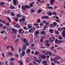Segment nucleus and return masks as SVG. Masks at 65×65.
Listing matches in <instances>:
<instances>
[{"label": "nucleus", "mask_w": 65, "mask_h": 65, "mask_svg": "<svg viewBox=\"0 0 65 65\" xmlns=\"http://www.w3.org/2000/svg\"><path fill=\"white\" fill-rule=\"evenodd\" d=\"M62 29L64 30H65V27H63ZM62 36L64 38H65V31L64 30H63L62 32Z\"/></svg>", "instance_id": "nucleus-1"}, {"label": "nucleus", "mask_w": 65, "mask_h": 65, "mask_svg": "<svg viewBox=\"0 0 65 65\" xmlns=\"http://www.w3.org/2000/svg\"><path fill=\"white\" fill-rule=\"evenodd\" d=\"M42 19H49V17L47 15H45L44 16H42L41 17Z\"/></svg>", "instance_id": "nucleus-2"}, {"label": "nucleus", "mask_w": 65, "mask_h": 65, "mask_svg": "<svg viewBox=\"0 0 65 65\" xmlns=\"http://www.w3.org/2000/svg\"><path fill=\"white\" fill-rule=\"evenodd\" d=\"M42 63L44 65H48L47 64V61L46 60H44L42 62Z\"/></svg>", "instance_id": "nucleus-3"}, {"label": "nucleus", "mask_w": 65, "mask_h": 65, "mask_svg": "<svg viewBox=\"0 0 65 65\" xmlns=\"http://www.w3.org/2000/svg\"><path fill=\"white\" fill-rule=\"evenodd\" d=\"M53 15H55V16L56 17L55 18L56 19H59V18L57 16V14L55 12H53Z\"/></svg>", "instance_id": "nucleus-4"}, {"label": "nucleus", "mask_w": 65, "mask_h": 65, "mask_svg": "<svg viewBox=\"0 0 65 65\" xmlns=\"http://www.w3.org/2000/svg\"><path fill=\"white\" fill-rule=\"evenodd\" d=\"M47 52H48L46 51H42V53H43V54H45V55H48V53H47Z\"/></svg>", "instance_id": "nucleus-5"}, {"label": "nucleus", "mask_w": 65, "mask_h": 65, "mask_svg": "<svg viewBox=\"0 0 65 65\" xmlns=\"http://www.w3.org/2000/svg\"><path fill=\"white\" fill-rule=\"evenodd\" d=\"M34 61L37 62H38V63H39V64H40V62H41V61H42V60H40L39 59H38L37 60L34 59Z\"/></svg>", "instance_id": "nucleus-6"}, {"label": "nucleus", "mask_w": 65, "mask_h": 65, "mask_svg": "<svg viewBox=\"0 0 65 65\" xmlns=\"http://www.w3.org/2000/svg\"><path fill=\"white\" fill-rule=\"evenodd\" d=\"M40 34V33L39 32V31H38V30H37L35 31V35L36 36H37V35H39Z\"/></svg>", "instance_id": "nucleus-7"}, {"label": "nucleus", "mask_w": 65, "mask_h": 65, "mask_svg": "<svg viewBox=\"0 0 65 65\" xmlns=\"http://www.w3.org/2000/svg\"><path fill=\"white\" fill-rule=\"evenodd\" d=\"M25 20V18H22L19 19V22H21V21H24Z\"/></svg>", "instance_id": "nucleus-8"}, {"label": "nucleus", "mask_w": 65, "mask_h": 65, "mask_svg": "<svg viewBox=\"0 0 65 65\" xmlns=\"http://www.w3.org/2000/svg\"><path fill=\"white\" fill-rule=\"evenodd\" d=\"M26 48L27 47H26V46H24L22 49V51H25L26 50Z\"/></svg>", "instance_id": "nucleus-9"}, {"label": "nucleus", "mask_w": 65, "mask_h": 65, "mask_svg": "<svg viewBox=\"0 0 65 65\" xmlns=\"http://www.w3.org/2000/svg\"><path fill=\"white\" fill-rule=\"evenodd\" d=\"M29 33H33L34 32V30L33 29L31 28L29 30Z\"/></svg>", "instance_id": "nucleus-10"}, {"label": "nucleus", "mask_w": 65, "mask_h": 65, "mask_svg": "<svg viewBox=\"0 0 65 65\" xmlns=\"http://www.w3.org/2000/svg\"><path fill=\"white\" fill-rule=\"evenodd\" d=\"M49 32L50 33L53 34L54 33V30L52 29H51L49 30Z\"/></svg>", "instance_id": "nucleus-11"}, {"label": "nucleus", "mask_w": 65, "mask_h": 65, "mask_svg": "<svg viewBox=\"0 0 65 65\" xmlns=\"http://www.w3.org/2000/svg\"><path fill=\"white\" fill-rule=\"evenodd\" d=\"M12 34H14V31H15V33H16V29L14 28H12Z\"/></svg>", "instance_id": "nucleus-12"}, {"label": "nucleus", "mask_w": 65, "mask_h": 65, "mask_svg": "<svg viewBox=\"0 0 65 65\" xmlns=\"http://www.w3.org/2000/svg\"><path fill=\"white\" fill-rule=\"evenodd\" d=\"M46 33H45V32L44 31H41L40 34H44V35H45Z\"/></svg>", "instance_id": "nucleus-13"}, {"label": "nucleus", "mask_w": 65, "mask_h": 65, "mask_svg": "<svg viewBox=\"0 0 65 65\" xmlns=\"http://www.w3.org/2000/svg\"><path fill=\"white\" fill-rule=\"evenodd\" d=\"M54 1H55V0H51L50 2V3L51 5H53L54 4Z\"/></svg>", "instance_id": "nucleus-14"}, {"label": "nucleus", "mask_w": 65, "mask_h": 65, "mask_svg": "<svg viewBox=\"0 0 65 65\" xmlns=\"http://www.w3.org/2000/svg\"><path fill=\"white\" fill-rule=\"evenodd\" d=\"M33 4H34V2H32V3H31L29 4L30 7H32L33 6Z\"/></svg>", "instance_id": "nucleus-15"}, {"label": "nucleus", "mask_w": 65, "mask_h": 65, "mask_svg": "<svg viewBox=\"0 0 65 65\" xmlns=\"http://www.w3.org/2000/svg\"><path fill=\"white\" fill-rule=\"evenodd\" d=\"M13 1L14 5H15V6H16V3L17 2L15 0H13Z\"/></svg>", "instance_id": "nucleus-16"}, {"label": "nucleus", "mask_w": 65, "mask_h": 65, "mask_svg": "<svg viewBox=\"0 0 65 65\" xmlns=\"http://www.w3.org/2000/svg\"><path fill=\"white\" fill-rule=\"evenodd\" d=\"M24 6H25V7L27 9H28V8H29V9H30V7L29 6L27 5H25Z\"/></svg>", "instance_id": "nucleus-17"}, {"label": "nucleus", "mask_w": 65, "mask_h": 65, "mask_svg": "<svg viewBox=\"0 0 65 65\" xmlns=\"http://www.w3.org/2000/svg\"><path fill=\"white\" fill-rule=\"evenodd\" d=\"M27 27L28 29H30V28H32V26L31 25H29V24L28 25Z\"/></svg>", "instance_id": "nucleus-18"}, {"label": "nucleus", "mask_w": 65, "mask_h": 65, "mask_svg": "<svg viewBox=\"0 0 65 65\" xmlns=\"http://www.w3.org/2000/svg\"><path fill=\"white\" fill-rule=\"evenodd\" d=\"M8 53L9 55H10V56L13 55V53L12 52H8Z\"/></svg>", "instance_id": "nucleus-19"}, {"label": "nucleus", "mask_w": 65, "mask_h": 65, "mask_svg": "<svg viewBox=\"0 0 65 65\" xmlns=\"http://www.w3.org/2000/svg\"><path fill=\"white\" fill-rule=\"evenodd\" d=\"M22 55L23 57L25 56V52L24 51H23L22 53Z\"/></svg>", "instance_id": "nucleus-20"}, {"label": "nucleus", "mask_w": 65, "mask_h": 65, "mask_svg": "<svg viewBox=\"0 0 65 65\" xmlns=\"http://www.w3.org/2000/svg\"><path fill=\"white\" fill-rule=\"evenodd\" d=\"M19 64L20 65H23V62L21 60L19 62Z\"/></svg>", "instance_id": "nucleus-21"}, {"label": "nucleus", "mask_w": 65, "mask_h": 65, "mask_svg": "<svg viewBox=\"0 0 65 65\" xmlns=\"http://www.w3.org/2000/svg\"><path fill=\"white\" fill-rule=\"evenodd\" d=\"M53 24L54 26L56 27V26L58 24H57V23L54 22L53 23Z\"/></svg>", "instance_id": "nucleus-22"}, {"label": "nucleus", "mask_w": 65, "mask_h": 65, "mask_svg": "<svg viewBox=\"0 0 65 65\" xmlns=\"http://www.w3.org/2000/svg\"><path fill=\"white\" fill-rule=\"evenodd\" d=\"M11 61H14L15 60V59L14 58H11L10 59Z\"/></svg>", "instance_id": "nucleus-23"}, {"label": "nucleus", "mask_w": 65, "mask_h": 65, "mask_svg": "<svg viewBox=\"0 0 65 65\" xmlns=\"http://www.w3.org/2000/svg\"><path fill=\"white\" fill-rule=\"evenodd\" d=\"M25 7V6H22V10H25L26 9Z\"/></svg>", "instance_id": "nucleus-24"}, {"label": "nucleus", "mask_w": 65, "mask_h": 65, "mask_svg": "<svg viewBox=\"0 0 65 65\" xmlns=\"http://www.w3.org/2000/svg\"><path fill=\"white\" fill-rule=\"evenodd\" d=\"M31 51V50L30 49H28L27 50V53H29Z\"/></svg>", "instance_id": "nucleus-25"}, {"label": "nucleus", "mask_w": 65, "mask_h": 65, "mask_svg": "<svg viewBox=\"0 0 65 65\" xmlns=\"http://www.w3.org/2000/svg\"><path fill=\"white\" fill-rule=\"evenodd\" d=\"M41 12V9H39L38 10V11L37 12V13H40Z\"/></svg>", "instance_id": "nucleus-26"}, {"label": "nucleus", "mask_w": 65, "mask_h": 65, "mask_svg": "<svg viewBox=\"0 0 65 65\" xmlns=\"http://www.w3.org/2000/svg\"><path fill=\"white\" fill-rule=\"evenodd\" d=\"M2 54L3 57V58H5V54L3 53H2Z\"/></svg>", "instance_id": "nucleus-27"}, {"label": "nucleus", "mask_w": 65, "mask_h": 65, "mask_svg": "<svg viewBox=\"0 0 65 65\" xmlns=\"http://www.w3.org/2000/svg\"><path fill=\"white\" fill-rule=\"evenodd\" d=\"M22 30H23V29H22V28L19 29V33H20V34H21V31H22Z\"/></svg>", "instance_id": "nucleus-28"}, {"label": "nucleus", "mask_w": 65, "mask_h": 65, "mask_svg": "<svg viewBox=\"0 0 65 65\" xmlns=\"http://www.w3.org/2000/svg\"><path fill=\"white\" fill-rule=\"evenodd\" d=\"M48 9H52V10H53V7L51 6L48 7Z\"/></svg>", "instance_id": "nucleus-29"}, {"label": "nucleus", "mask_w": 65, "mask_h": 65, "mask_svg": "<svg viewBox=\"0 0 65 65\" xmlns=\"http://www.w3.org/2000/svg\"><path fill=\"white\" fill-rule=\"evenodd\" d=\"M39 53V52L38 51H36L35 52V55H38V54Z\"/></svg>", "instance_id": "nucleus-30"}, {"label": "nucleus", "mask_w": 65, "mask_h": 65, "mask_svg": "<svg viewBox=\"0 0 65 65\" xmlns=\"http://www.w3.org/2000/svg\"><path fill=\"white\" fill-rule=\"evenodd\" d=\"M48 14L50 16H51V15H53V14L51 12H49L48 13Z\"/></svg>", "instance_id": "nucleus-31"}, {"label": "nucleus", "mask_w": 65, "mask_h": 65, "mask_svg": "<svg viewBox=\"0 0 65 65\" xmlns=\"http://www.w3.org/2000/svg\"><path fill=\"white\" fill-rule=\"evenodd\" d=\"M59 38L60 40H62L63 39V37H61V36H59Z\"/></svg>", "instance_id": "nucleus-32"}, {"label": "nucleus", "mask_w": 65, "mask_h": 65, "mask_svg": "<svg viewBox=\"0 0 65 65\" xmlns=\"http://www.w3.org/2000/svg\"><path fill=\"white\" fill-rule=\"evenodd\" d=\"M4 4V3L3 2H1V4H0V6H2V5H3Z\"/></svg>", "instance_id": "nucleus-33"}, {"label": "nucleus", "mask_w": 65, "mask_h": 65, "mask_svg": "<svg viewBox=\"0 0 65 65\" xmlns=\"http://www.w3.org/2000/svg\"><path fill=\"white\" fill-rule=\"evenodd\" d=\"M45 45H46V46H50V44L49 43H45Z\"/></svg>", "instance_id": "nucleus-34"}, {"label": "nucleus", "mask_w": 65, "mask_h": 65, "mask_svg": "<svg viewBox=\"0 0 65 65\" xmlns=\"http://www.w3.org/2000/svg\"><path fill=\"white\" fill-rule=\"evenodd\" d=\"M21 51V48H20V47H19L18 49V52L19 53H20Z\"/></svg>", "instance_id": "nucleus-35"}, {"label": "nucleus", "mask_w": 65, "mask_h": 65, "mask_svg": "<svg viewBox=\"0 0 65 65\" xmlns=\"http://www.w3.org/2000/svg\"><path fill=\"white\" fill-rule=\"evenodd\" d=\"M46 56L45 55H43L42 56V59H44L45 58H46Z\"/></svg>", "instance_id": "nucleus-36"}, {"label": "nucleus", "mask_w": 65, "mask_h": 65, "mask_svg": "<svg viewBox=\"0 0 65 65\" xmlns=\"http://www.w3.org/2000/svg\"><path fill=\"white\" fill-rule=\"evenodd\" d=\"M40 20V19H39L37 21V23H39L41 21Z\"/></svg>", "instance_id": "nucleus-37"}, {"label": "nucleus", "mask_w": 65, "mask_h": 65, "mask_svg": "<svg viewBox=\"0 0 65 65\" xmlns=\"http://www.w3.org/2000/svg\"><path fill=\"white\" fill-rule=\"evenodd\" d=\"M19 24H17L15 25H14V27L15 28H17V27H18V25Z\"/></svg>", "instance_id": "nucleus-38"}, {"label": "nucleus", "mask_w": 65, "mask_h": 65, "mask_svg": "<svg viewBox=\"0 0 65 65\" xmlns=\"http://www.w3.org/2000/svg\"><path fill=\"white\" fill-rule=\"evenodd\" d=\"M23 42L24 43H26V38L23 39Z\"/></svg>", "instance_id": "nucleus-39"}, {"label": "nucleus", "mask_w": 65, "mask_h": 65, "mask_svg": "<svg viewBox=\"0 0 65 65\" xmlns=\"http://www.w3.org/2000/svg\"><path fill=\"white\" fill-rule=\"evenodd\" d=\"M0 22H1V23L3 22V24H4V21L2 20L1 19L0 20Z\"/></svg>", "instance_id": "nucleus-40"}, {"label": "nucleus", "mask_w": 65, "mask_h": 65, "mask_svg": "<svg viewBox=\"0 0 65 65\" xmlns=\"http://www.w3.org/2000/svg\"><path fill=\"white\" fill-rule=\"evenodd\" d=\"M7 19H8V20L9 21V22H10L11 21V19L10 18L8 17H7Z\"/></svg>", "instance_id": "nucleus-41"}, {"label": "nucleus", "mask_w": 65, "mask_h": 65, "mask_svg": "<svg viewBox=\"0 0 65 65\" xmlns=\"http://www.w3.org/2000/svg\"><path fill=\"white\" fill-rule=\"evenodd\" d=\"M11 14L12 16H14V15H15V14L13 13V12H11Z\"/></svg>", "instance_id": "nucleus-42"}, {"label": "nucleus", "mask_w": 65, "mask_h": 65, "mask_svg": "<svg viewBox=\"0 0 65 65\" xmlns=\"http://www.w3.org/2000/svg\"><path fill=\"white\" fill-rule=\"evenodd\" d=\"M5 32V31L4 30H3L2 31H1V34H3V33H4Z\"/></svg>", "instance_id": "nucleus-43"}, {"label": "nucleus", "mask_w": 65, "mask_h": 65, "mask_svg": "<svg viewBox=\"0 0 65 65\" xmlns=\"http://www.w3.org/2000/svg\"><path fill=\"white\" fill-rule=\"evenodd\" d=\"M10 47H11V48L12 49L11 51H13V49H14V48H13V46H11Z\"/></svg>", "instance_id": "nucleus-44"}, {"label": "nucleus", "mask_w": 65, "mask_h": 65, "mask_svg": "<svg viewBox=\"0 0 65 65\" xmlns=\"http://www.w3.org/2000/svg\"><path fill=\"white\" fill-rule=\"evenodd\" d=\"M55 33L56 34H59V32L58 31H56V30H55Z\"/></svg>", "instance_id": "nucleus-45"}, {"label": "nucleus", "mask_w": 65, "mask_h": 65, "mask_svg": "<svg viewBox=\"0 0 65 65\" xmlns=\"http://www.w3.org/2000/svg\"><path fill=\"white\" fill-rule=\"evenodd\" d=\"M47 53L49 54V56H51V55H52V53H51V52L49 51L47 52Z\"/></svg>", "instance_id": "nucleus-46"}, {"label": "nucleus", "mask_w": 65, "mask_h": 65, "mask_svg": "<svg viewBox=\"0 0 65 65\" xmlns=\"http://www.w3.org/2000/svg\"><path fill=\"white\" fill-rule=\"evenodd\" d=\"M31 13H33L34 11H35L34 10L31 9L30 10Z\"/></svg>", "instance_id": "nucleus-47"}, {"label": "nucleus", "mask_w": 65, "mask_h": 65, "mask_svg": "<svg viewBox=\"0 0 65 65\" xmlns=\"http://www.w3.org/2000/svg\"><path fill=\"white\" fill-rule=\"evenodd\" d=\"M2 27H3V24L1 23H0V27L2 28Z\"/></svg>", "instance_id": "nucleus-48"}, {"label": "nucleus", "mask_w": 65, "mask_h": 65, "mask_svg": "<svg viewBox=\"0 0 65 65\" xmlns=\"http://www.w3.org/2000/svg\"><path fill=\"white\" fill-rule=\"evenodd\" d=\"M5 25L6 26H9V25H10V24L9 23H6L5 24Z\"/></svg>", "instance_id": "nucleus-49"}, {"label": "nucleus", "mask_w": 65, "mask_h": 65, "mask_svg": "<svg viewBox=\"0 0 65 65\" xmlns=\"http://www.w3.org/2000/svg\"><path fill=\"white\" fill-rule=\"evenodd\" d=\"M10 12V10H7V13L8 14Z\"/></svg>", "instance_id": "nucleus-50"}, {"label": "nucleus", "mask_w": 65, "mask_h": 65, "mask_svg": "<svg viewBox=\"0 0 65 65\" xmlns=\"http://www.w3.org/2000/svg\"><path fill=\"white\" fill-rule=\"evenodd\" d=\"M18 41H19V39H16L15 41V43H17V42Z\"/></svg>", "instance_id": "nucleus-51"}, {"label": "nucleus", "mask_w": 65, "mask_h": 65, "mask_svg": "<svg viewBox=\"0 0 65 65\" xmlns=\"http://www.w3.org/2000/svg\"><path fill=\"white\" fill-rule=\"evenodd\" d=\"M54 63H56V62L57 61V60H56V59H55V58H54Z\"/></svg>", "instance_id": "nucleus-52"}, {"label": "nucleus", "mask_w": 65, "mask_h": 65, "mask_svg": "<svg viewBox=\"0 0 65 65\" xmlns=\"http://www.w3.org/2000/svg\"><path fill=\"white\" fill-rule=\"evenodd\" d=\"M15 56L16 57H19V55L18 54H15Z\"/></svg>", "instance_id": "nucleus-53"}, {"label": "nucleus", "mask_w": 65, "mask_h": 65, "mask_svg": "<svg viewBox=\"0 0 65 65\" xmlns=\"http://www.w3.org/2000/svg\"><path fill=\"white\" fill-rule=\"evenodd\" d=\"M49 24V23L47 22L46 23V24H45L46 26H47Z\"/></svg>", "instance_id": "nucleus-54"}, {"label": "nucleus", "mask_w": 65, "mask_h": 65, "mask_svg": "<svg viewBox=\"0 0 65 65\" xmlns=\"http://www.w3.org/2000/svg\"><path fill=\"white\" fill-rule=\"evenodd\" d=\"M11 9H14V6H12L10 8Z\"/></svg>", "instance_id": "nucleus-55"}, {"label": "nucleus", "mask_w": 65, "mask_h": 65, "mask_svg": "<svg viewBox=\"0 0 65 65\" xmlns=\"http://www.w3.org/2000/svg\"><path fill=\"white\" fill-rule=\"evenodd\" d=\"M27 27H23V28L24 30H26L27 29Z\"/></svg>", "instance_id": "nucleus-56"}, {"label": "nucleus", "mask_w": 65, "mask_h": 65, "mask_svg": "<svg viewBox=\"0 0 65 65\" xmlns=\"http://www.w3.org/2000/svg\"><path fill=\"white\" fill-rule=\"evenodd\" d=\"M20 15V14H17V18H19V17Z\"/></svg>", "instance_id": "nucleus-57"}, {"label": "nucleus", "mask_w": 65, "mask_h": 65, "mask_svg": "<svg viewBox=\"0 0 65 65\" xmlns=\"http://www.w3.org/2000/svg\"><path fill=\"white\" fill-rule=\"evenodd\" d=\"M34 25L35 26H38V24L37 23H34Z\"/></svg>", "instance_id": "nucleus-58"}, {"label": "nucleus", "mask_w": 65, "mask_h": 65, "mask_svg": "<svg viewBox=\"0 0 65 65\" xmlns=\"http://www.w3.org/2000/svg\"><path fill=\"white\" fill-rule=\"evenodd\" d=\"M49 42V40H46V42L45 43H48Z\"/></svg>", "instance_id": "nucleus-59"}, {"label": "nucleus", "mask_w": 65, "mask_h": 65, "mask_svg": "<svg viewBox=\"0 0 65 65\" xmlns=\"http://www.w3.org/2000/svg\"><path fill=\"white\" fill-rule=\"evenodd\" d=\"M51 64L52 65H55L56 64V63H54L53 62H52L51 63Z\"/></svg>", "instance_id": "nucleus-60"}, {"label": "nucleus", "mask_w": 65, "mask_h": 65, "mask_svg": "<svg viewBox=\"0 0 65 65\" xmlns=\"http://www.w3.org/2000/svg\"><path fill=\"white\" fill-rule=\"evenodd\" d=\"M22 16L23 18H26V17L23 15H22Z\"/></svg>", "instance_id": "nucleus-61"}, {"label": "nucleus", "mask_w": 65, "mask_h": 65, "mask_svg": "<svg viewBox=\"0 0 65 65\" xmlns=\"http://www.w3.org/2000/svg\"><path fill=\"white\" fill-rule=\"evenodd\" d=\"M56 22H58V23H59V20H56Z\"/></svg>", "instance_id": "nucleus-62"}, {"label": "nucleus", "mask_w": 65, "mask_h": 65, "mask_svg": "<svg viewBox=\"0 0 65 65\" xmlns=\"http://www.w3.org/2000/svg\"><path fill=\"white\" fill-rule=\"evenodd\" d=\"M24 31L23 30L22 31V32L20 34H24Z\"/></svg>", "instance_id": "nucleus-63"}, {"label": "nucleus", "mask_w": 65, "mask_h": 65, "mask_svg": "<svg viewBox=\"0 0 65 65\" xmlns=\"http://www.w3.org/2000/svg\"><path fill=\"white\" fill-rule=\"evenodd\" d=\"M31 46H32V47H33L34 46V44H32L31 45Z\"/></svg>", "instance_id": "nucleus-64"}]
</instances>
